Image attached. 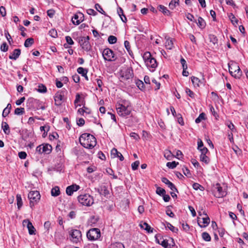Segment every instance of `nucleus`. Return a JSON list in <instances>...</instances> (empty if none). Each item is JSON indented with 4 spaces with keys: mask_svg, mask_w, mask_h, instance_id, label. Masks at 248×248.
Returning a JSON list of instances; mask_svg holds the SVG:
<instances>
[{
    "mask_svg": "<svg viewBox=\"0 0 248 248\" xmlns=\"http://www.w3.org/2000/svg\"><path fill=\"white\" fill-rule=\"evenodd\" d=\"M191 80L193 84L199 86V83L200 82V80L198 78L193 77L191 78Z\"/></svg>",
    "mask_w": 248,
    "mask_h": 248,
    "instance_id": "63",
    "label": "nucleus"
},
{
    "mask_svg": "<svg viewBox=\"0 0 248 248\" xmlns=\"http://www.w3.org/2000/svg\"><path fill=\"white\" fill-rule=\"evenodd\" d=\"M0 50L3 52H6L8 49V46L7 45L6 42H4L2 44L0 47Z\"/></svg>",
    "mask_w": 248,
    "mask_h": 248,
    "instance_id": "51",
    "label": "nucleus"
},
{
    "mask_svg": "<svg viewBox=\"0 0 248 248\" xmlns=\"http://www.w3.org/2000/svg\"><path fill=\"white\" fill-rule=\"evenodd\" d=\"M205 114L203 112L201 113L199 117L196 119L195 122L196 123H200L202 122V120L205 119Z\"/></svg>",
    "mask_w": 248,
    "mask_h": 248,
    "instance_id": "41",
    "label": "nucleus"
},
{
    "mask_svg": "<svg viewBox=\"0 0 248 248\" xmlns=\"http://www.w3.org/2000/svg\"><path fill=\"white\" fill-rule=\"evenodd\" d=\"M179 0H171L169 3V8L170 9H174L177 5H179Z\"/></svg>",
    "mask_w": 248,
    "mask_h": 248,
    "instance_id": "33",
    "label": "nucleus"
},
{
    "mask_svg": "<svg viewBox=\"0 0 248 248\" xmlns=\"http://www.w3.org/2000/svg\"><path fill=\"white\" fill-rule=\"evenodd\" d=\"M197 25L201 29H204L206 26V23L204 20L201 17H199L198 19Z\"/></svg>",
    "mask_w": 248,
    "mask_h": 248,
    "instance_id": "31",
    "label": "nucleus"
},
{
    "mask_svg": "<svg viewBox=\"0 0 248 248\" xmlns=\"http://www.w3.org/2000/svg\"><path fill=\"white\" fill-rule=\"evenodd\" d=\"M21 54V50L20 49H15L12 54L9 56L10 59L16 60L20 56Z\"/></svg>",
    "mask_w": 248,
    "mask_h": 248,
    "instance_id": "25",
    "label": "nucleus"
},
{
    "mask_svg": "<svg viewBox=\"0 0 248 248\" xmlns=\"http://www.w3.org/2000/svg\"><path fill=\"white\" fill-rule=\"evenodd\" d=\"M156 193L160 196H163L166 193V191L164 189L161 187H157L156 189Z\"/></svg>",
    "mask_w": 248,
    "mask_h": 248,
    "instance_id": "54",
    "label": "nucleus"
},
{
    "mask_svg": "<svg viewBox=\"0 0 248 248\" xmlns=\"http://www.w3.org/2000/svg\"><path fill=\"white\" fill-rule=\"evenodd\" d=\"M87 13L90 15L96 16L97 15V13L93 9H87Z\"/></svg>",
    "mask_w": 248,
    "mask_h": 248,
    "instance_id": "64",
    "label": "nucleus"
},
{
    "mask_svg": "<svg viewBox=\"0 0 248 248\" xmlns=\"http://www.w3.org/2000/svg\"><path fill=\"white\" fill-rule=\"evenodd\" d=\"M158 9L159 11L163 13L165 15L170 16V11L167 9V7L162 5H159L158 7Z\"/></svg>",
    "mask_w": 248,
    "mask_h": 248,
    "instance_id": "26",
    "label": "nucleus"
},
{
    "mask_svg": "<svg viewBox=\"0 0 248 248\" xmlns=\"http://www.w3.org/2000/svg\"><path fill=\"white\" fill-rule=\"evenodd\" d=\"M228 65L229 72L231 75H232L233 71L237 70L238 71H237V73H234V74L233 75V77L236 78H239L242 75V72L238 64L236 62H232L231 63H229Z\"/></svg>",
    "mask_w": 248,
    "mask_h": 248,
    "instance_id": "8",
    "label": "nucleus"
},
{
    "mask_svg": "<svg viewBox=\"0 0 248 248\" xmlns=\"http://www.w3.org/2000/svg\"><path fill=\"white\" fill-rule=\"evenodd\" d=\"M51 227V223L49 221H46L44 223V228L46 231L48 232Z\"/></svg>",
    "mask_w": 248,
    "mask_h": 248,
    "instance_id": "62",
    "label": "nucleus"
},
{
    "mask_svg": "<svg viewBox=\"0 0 248 248\" xmlns=\"http://www.w3.org/2000/svg\"><path fill=\"white\" fill-rule=\"evenodd\" d=\"M116 109L118 114L121 116L125 117L130 115L132 107L126 102L123 104H118L116 105Z\"/></svg>",
    "mask_w": 248,
    "mask_h": 248,
    "instance_id": "3",
    "label": "nucleus"
},
{
    "mask_svg": "<svg viewBox=\"0 0 248 248\" xmlns=\"http://www.w3.org/2000/svg\"><path fill=\"white\" fill-rule=\"evenodd\" d=\"M164 157L168 160H171L173 157H174V155H173L170 151L168 150H166L164 151Z\"/></svg>",
    "mask_w": 248,
    "mask_h": 248,
    "instance_id": "27",
    "label": "nucleus"
},
{
    "mask_svg": "<svg viewBox=\"0 0 248 248\" xmlns=\"http://www.w3.org/2000/svg\"><path fill=\"white\" fill-rule=\"evenodd\" d=\"M49 34L52 37H53V38H56L57 37V31L54 29H52L51 30H50L49 31Z\"/></svg>",
    "mask_w": 248,
    "mask_h": 248,
    "instance_id": "53",
    "label": "nucleus"
},
{
    "mask_svg": "<svg viewBox=\"0 0 248 248\" xmlns=\"http://www.w3.org/2000/svg\"><path fill=\"white\" fill-rule=\"evenodd\" d=\"M70 235L71 236V240L74 243H78L82 239L81 232L78 230H71Z\"/></svg>",
    "mask_w": 248,
    "mask_h": 248,
    "instance_id": "12",
    "label": "nucleus"
},
{
    "mask_svg": "<svg viewBox=\"0 0 248 248\" xmlns=\"http://www.w3.org/2000/svg\"><path fill=\"white\" fill-rule=\"evenodd\" d=\"M24 112V108H17L15 110V113L16 115H21Z\"/></svg>",
    "mask_w": 248,
    "mask_h": 248,
    "instance_id": "50",
    "label": "nucleus"
},
{
    "mask_svg": "<svg viewBox=\"0 0 248 248\" xmlns=\"http://www.w3.org/2000/svg\"><path fill=\"white\" fill-rule=\"evenodd\" d=\"M111 155L113 157H118L121 161H123L124 159V157L122 154L119 152L115 148H113L111 151Z\"/></svg>",
    "mask_w": 248,
    "mask_h": 248,
    "instance_id": "22",
    "label": "nucleus"
},
{
    "mask_svg": "<svg viewBox=\"0 0 248 248\" xmlns=\"http://www.w3.org/2000/svg\"><path fill=\"white\" fill-rule=\"evenodd\" d=\"M102 56L105 61L108 62H112L116 59L113 51L108 48L104 49L102 52Z\"/></svg>",
    "mask_w": 248,
    "mask_h": 248,
    "instance_id": "11",
    "label": "nucleus"
},
{
    "mask_svg": "<svg viewBox=\"0 0 248 248\" xmlns=\"http://www.w3.org/2000/svg\"><path fill=\"white\" fill-rule=\"evenodd\" d=\"M230 17V19H231V22L234 25L235 24H237V22H238V20L237 19H236V18L233 15H232V14H231V15L230 16H229Z\"/></svg>",
    "mask_w": 248,
    "mask_h": 248,
    "instance_id": "59",
    "label": "nucleus"
},
{
    "mask_svg": "<svg viewBox=\"0 0 248 248\" xmlns=\"http://www.w3.org/2000/svg\"><path fill=\"white\" fill-rule=\"evenodd\" d=\"M166 42H165V47L167 49H172L174 47L173 39L172 38H170V37H165Z\"/></svg>",
    "mask_w": 248,
    "mask_h": 248,
    "instance_id": "23",
    "label": "nucleus"
},
{
    "mask_svg": "<svg viewBox=\"0 0 248 248\" xmlns=\"http://www.w3.org/2000/svg\"><path fill=\"white\" fill-rule=\"evenodd\" d=\"M178 164V162L175 161H172L171 162H168L166 164L167 166L171 169L175 168Z\"/></svg>",
    "mask_w": 248,
    "mask_h": 248,
    "instance_id": "47",
    "label": "nucleus"
},
{
    "mask_svg": "<svg viewBox=\"0 0 248 248\" xmlns=\"http://www.w3.org/2000/svg\"><path fill=\"white\" fill-rule=\"evenodd\" d=\"M65 40L67 44H65L64 45V46L65 48H68V45H72L74 44V42L73 41L72 38L69 36H66L65 37Z\"/></svg>",
    "mask_w": 248,
    "mask_h": 248,
    "instance_id": "37",
    "label": "nucleus"
},
{
    "mask_svg": "<svg viewBox=\"0 0 248 248\" xmlns=\"http://www.w3.org/2000/svg\"><path fill=\"white\" fill-rule=\"evenodd\" d=\"M108 248H124V245L120 242L111 244Z\"/></svg>",
    "mask_w": 248,
    "mask_h": 248,
    "instance_id": "39",
    "label": "nucleus"
},
{
    "mask_svg": "<svg viewBox=\"0 0 248 248\" xmlns=\"http://www.w3.org/2000/svg\"><path fill=\"white\" fill-rule=\"evenodd\" d=\"M87 237L91 241L98 240L101 236L100 231L98 228L90 229L87 232Z\"/></svg>",
    "mask_w": 248,
    "mask_h": 248,
    "instance_id": "5",
    "label": "nucleus"
},
{
    "mask_svg": "<svg viewBox=\"0 0 248 248\" xmlns=\"http://www.w3.org/2000/svg\"><path fill=\"white\" fill-rule=\"evenodd\" d=\"M139 165H140L139 161H135L131 165V167H132V170H136L138 169Z\"/></svg>",
    "mask_w": 248,
    "mask_h": 248,
    "instance_id": "58",
    "label": "nucleus"
},
{
    "mask_svg": "<svg viewBox=\"0 0 248 248\" xmlns=\"http://www.w3.org/2000/svg\"><path fill=\"white\" fill-rule=\"evenodd\" d=\"M78 199V202L82 205L90 206L93 203V197L88 194L80 195Z\"/></svg>",
    "mask_w": 248,
    "mask_h": 248,
    "instance_id": "4",
    "label": "nucleus"
},
{
    "mask_svg": "<svg viewBox=\"0 0 248 248\" xmlns=\"http://www.w3.org/2000/svg\"><path fill=\"white\" fill-rule=\"evenodd\" d=\"M77 72H78V73L81 74L83 77L84 76H86V74H87L88 71L87 69L83 67H80L78 68Z\"/></svg>",
    "mask_w": 248,
    "mask_h": 248,
    "instance_id": "44",
    "label": "nucleus"
},
{
    "mask_svg": "<svg viewBox=\"0 0 248 248\" xmlns=\"http://www.w3.org/2000/svg\"><path fill=\"white\" fill-rule=\"evenodd\" d=\"M203 215L205 216V217L202 218V222H201L200 221V218H198V223L199 226L201 228H204L206 227L208 225V224L210 223V218L207 216V215L204 212H203Z\"/></svg>",
    "mask_w": 248,
    "mask_h": 248,
    "instance_id": "15",
    "label": "nucleus"
},
{
    "mask_svg": "<svg viewBox=\"0 0 248 248\" xmlns=\"http://www.w3.org/2000/svg\"><path fill=\"white\" fill-rule=\"evenodd\" d=\"M117 13L120 17L122 21L124 23H126L127 21L126 17H125V15L124 14V12L123 9L119 7L117 10Z\"/></svg>",
    "mask_w": 248,
    "mask_h": 248,
    "instance_id": "28",
    "label": "nucleus"
},
{
    "mask_svg": "<svg viewBox=\"0 0 248 248\" xmlns=\"http://www.w3.org/2000/svg\"><path fill=\"white\" fill-rule=\"evenodd\" d=\"M161 181L163 183L165 184L168 186L172 190V191H176L177 192H178L176 187L174 186V185L170 182L167 178L163 177L161 179Z\"/></svg>",
    "mask_w": 248,
    "mask_h": 248,
    "instance_id": "20",
    "label": "nucleus"
},
{
    "mask_svg": "<svg viewBox=\"0 0 248 248\" xmlns=\"http://www.w3.org/2000/svg\"><path fill=\"white\" fill-rule=\"evenodd\" d=\"M135 83L138 87V88L141 91H144L145 89V86L144 84V83L140 79H136L135 80Z\"/></svg>",
    "mask_w": 248,
    "mask_h": 248,
    "instance_id": "29",
    "label": "nucleus"
},
{
    "mask_svg": "<svg viewBox=\"0 0 248 248\" xmlns=\"http://www.w3.org/2000/svg\"><path fill=\"white\" fill-rule=\"evenodd\" d=\"M37 91L39 93H45L46 92L47 89L45 85L43 84H40L38 85Z\"/></svg>",
    "mask_w": 248,
    "mask_h": 248,
    "instance_id": "45",
    "label": "nucleus"
},
{
    "mask_svg": "<svg viewBox=\"0 0 248 248\" xmlns=\"http://www.w3.org/2000/svg\"><path fill=\"white\" fill-rule=\"evenodd\" d=\"M106 171H107V172L109 175L112 176L113 179H117V176L114 175V171H113V170L111 169L108 168V169H107Z\"/></svg>",
    "mask_w": 248,
    "mask_h": 248,
    "instance_id": "57",
    "label": "nucleus"
},
{
    "mask_svg": "<svg viewBox=\"0 0 248 248\" xmlns=\"http://www.w3.org/2000/svg\"><path fill=\"white\" fill-rule=\"evenodd\" d=\"M156 239L157 242L165 248H171L175 245L174 240L171 238L164 239L162 237H160L159 239L157 238Z\"/></svg>",
    "mask_w": 248,
    "mask_h": 248,
    "instance_id": "7",
    "label": "nucleus"
},
{
    "mask_svg": "<svg viewBox=\"0 0 248 248\" xmlns=\"http://www.w3.org/2000/svg\"><path fill=\"white\" fill-rule=\"evenodd\" d=\"M83 105V107L82 108H80L78 109V112H79L81 115H84L85 113L87 114L90 113L91 109L85 107L84 104Z\"/></svg>",
    "mask_w": 248,
    "mask_h": 248,
    "instance_id": "30",
    "label": "nucleus"
},
{
    "mask_svg": "<svg viewBox=\"0 0 248 248\" xmlns=\"http://www.w3.org/2000/svg\"><path fill=\"white\" fill-rule=\"evenodd\" d=\"M141 228L146 230L148 232H153V229L148 225L146 222L141 221L140 224Z\"/></svg>",
    "mask_w": 248,
    "mask_h": 248,
    "instance_id": "24",
    "label": "nucleus"
},
{
    "mask_svg": "<svg viewBox=\"0 0 248 248\" xmlns=\"http://www.w3.org/2000/svg\"><path fill=\"white\" fill-rule=\"evenodd\" d=\"M2 128L5 134L8 135L10 133V130L9 125H2Z\"/></svg>",
    "mask_w": 248,
    "mask_h": 248,
    "instance_id": "55",
    "label": "nucleus"
},
{
    "mask_svg": "<svg viewBox=\"0 0 248 248\" xmlns=\"http://www.w3.org/2000/svg\"><path fill=\"white\" fill-rule=\"evenodd\" d=\"M80 187L78 185L76 184L68 186L66 189V193L68 195L71 196L73 192L78 191Z\"/></svg>",
    "mask_w": 248,
    "mask_h": 248,
    "instance_id": "18",
    "label": "nucleus"
},
{
    "mask_svg": "<svg viewBox=\"0 0 248 248\" xmlns=\"http://www.w3.org/2000/svg\"><path fill=\"white\" fill-rule=\"evenodd\" d=\"M143 59L146 66L148 68H152V71H154L157 66V63L156 60L153 57L150 52L148 51L145 52L143 55Z\"/></svg>",
    "mask_w": 248,
    "mask_h": 248,
    "instance_id": "2",
    "label": "nucleus"
},
{
    "mask_svg": "<svg viewBox=\"0 0 248 248\" xmlns=\"http://www.w3.org/2000/svg\"><path fill=\"white\" fill-rule=\"evenodd\" d=\"M16 203L18 209H20L22 206V200L20 194H17L16 196Z\"/></svg>",
    "mask_w": 248,
    "mask_h": 248,
    "instance_id": "35",
    "label": "nucleus"
},
{
    "mask_svg": "<svg viewBox=\"0 0 248 248\" xmlns=\"http://www.w3.org/2000/svg\"><path fill=\"white\" fill-rule=\"evenodd\" d=\"M95 8L96 9V10L97 11H98L101 14H102L104 15H106L105 12L103 10V8L101 6V5L100 4H99L98 3L95 4Z\"/></svg>",
    "mask_w": 248,
    "mask_h": 248,
    "instance_id": "46",
    "label": "nucleus"
},
{
    "mask_svg": "<svg viewBox=\"0 0 248 248\" xmlns=\"http://www.w3.org/2000/svg\"><path fill=\"white\" fill-rule=\"evenodd\" d=\"M202 238L205 241L209 242L211 241V236L209 234L206 232H202Z\"/></svg>",
    "mask_w": 248,
    "mask_h": 248,
    "instance_id": "40",
    "label": "nucleus"
},
{
    "mask_svg": "<svg viewBox=\"0 0 248 248\" xmlns=\"http://www.w3.org/2000/svg\"><path fill=\"white\" fill-rule=\"evenodd\" d=\"M133 77V70L130 67L124 68L121 71V81H124L131 79Z\"/></svg>",
    "mask_w": 248,
    "mask_h": 248,
    "instance_id": "10",
    "label": "nucleus"
},
{
    "mask_svg": "<svg viewBox=\"0 0 248 248\" xmlns=\"http://www.w3.org/2000/svg\"><path fill=\"white\" fill-rule=\"evenodd\" d=\"M64 95L62 94V92H57L54 96L55 104L56 106H60L63 99Z\"/></svg>",
    "mask_w": 248,
    "mask_h": 248,
    "instance_id": "17",
    "label": "nucleus"
},
{
    "mask_svg": "<svg viewBox=\"0 0 248 248\" xmlns=\"http://www.w3.org/2000/svg\"><path fill=\"white\" fill-rule=\"evenodd\" d=\"M117 38L113 35H110L108 38V42L110 44H114L117 42Z\"/></svg>",
    "mask_w": 248,
    "mask_h": 248,
    "instance_id": "48",
    "label": "nucleus"
},
{
    "mask_svg": "<svg viewBox=\"0 0 248 248\" xmlns=\"http://www.w3.org/2000/svg\"><path fill=\"white\" fill-rule=\"evenodd\" d=\"M165 226L173 232H177L178 231L177 228H175L169 222H166V224H165Z\"/></svg>",
    "mask_w": 248,
    "mask_h": 248,
    "instance_id": "36",
    "label": "nucleus"
},
{
    "mask_svg": "<svg viewBox=\"0 0 248 248\" xmlns=\"http://www.w3.org/2000/svg\"><path fill=\"white\" fill-rule=\"evenodd\" d=\"M12 106L9 103L8 104L7 107L4 109L3 112H2V116L3 117H6L8 115V114L10 112V110L11 109Z\"/></svg>",
    "mask_w": 248,
    "mask_h": 248,
    "instance_id": "34",
    "label": "nucleus"
},
{
    "mask_svg": "<svg viewBox=\"0 0 248 248\" xmlns=\"http://www.w3.org/2000/svg\"><path fill=\"white\" fill-rule=\"evenodd\" d=\"M186 92L189 97H190L192 98H194L195 93L189 89L186 88Z\"/></svg>",
    "mask_w": 248,
    "mask_h": 248,
    "instance_id": "56",
    "label": "nucleus"
},
{
    "mask_svg": "<svg viewBox=\"0 0 248 248\" xmlns=\"http://www.w3.org/2000/svg\"><path fill=\"white\" fill-rule=\"evenodd\" d=\"M90 38L88 36L86 37H80L79 38L78 43L80 46L85 51L88 52L91 49V46L89 42Z\"/></svg>",
    "mask_w": 248,
    "mask_h": 248,
    "instance_id": "9",
    "label": "nucleus"
},
{
    "mask_svg": "<svg viewBox=\"0 0 248 248\" xmlns=\"http://www.w3.org/2000/svg\"><path fill=\"white\" fill-rule=\"evenodd\" d=\"M79 142L82 146L87 149H92L96 144L95 138L88 133L82 134L79 138Z\"/></svg>",
    "mask_w": 248,
    "mask_h": 248,
    "instance_id": "1",
    "label": "nucleus"
},
{
    "mask_svg": "<svg viewBox=\"0 0 248 248\" xmlns=\"http://www.w3.org/2000/svg\"><path fill=\"white\" fill-rule=\"evenodd\" d=\"M83 15L81 13L75 15L72 19L73 23L75 25H79L83 21Z\"/></svg>",
    "mask_w": 248,
    "mask_h": 248,
    "instance_id": "19",
    "label": "nucleus"
},
{
    "mask_svg": "<svg viewBox=\"0 0 248 248\" xmlns=\"http://www.w3.org/2000/svg\"><path fill=\"white\" fill-rule=\"evenodd\" d=\"M22 223L23 226H27L29 231V233L30 235H33L35 234L36 230L31 222H30L29 220H24Z\"/></svg>",
    "mask_w": 248,
    "mask_h": 248,
    "instance_id": "16",
    "label": "nucleus"
},
{
    "mask_svg": "<svg viewBox=\"0 0 248 248\" xmlns=\"http://www.w3.org/2000/svg\"><path fill=\"white\" fill-rule=\"evenodd\" d=\"M215 196L217 198H220L226 195V192L223 190L221 186L219 184H216L214 189Z\"/></svg>",
    "mask_w": 248,
    "mask_h": 248,
    "instance_id": "14",
    "label": "nucleus"
},
{
    "mask_svg": "<svg viewBox=\"0 0 248 248\" xmlns=\"http://www.w3.org/2000/svg\"><path fill=\"white\" fill-rule=\"evenodd\" d=\"M39 119H40L37 117H30L29 118L28 123L29 124H32V123L38 124V122H37V120H39Z\"/></svg>",
    "mask_w": 248,
    "mask_h": 248,
    "instance_id": "49",
    "label": "nucleus"
},
{
    "mask_svg": "<svg viewBox=\"0 0 248 248\" xmlns=\"http://www.w3.org/2000/svg\"><path fill=\"white\" fill-rule=\"evenodd\" d=\"M85 103L84 98L81 97L79 93H77L76 95V99L74 101V104L76 107L80 106Z\"/></svg>",
    "mask_w": 248,
    "mask_h": 248,
    "instance_id": "21",
    "label": "nucleus"
},
{
    "mask_svg": "<svg viewBox=\"0 0 248 248\" xmlns=\"http://www.w3.org/2000/svg\"><path fill=\"white\" fill-rule=\"evenodd\" d=\"M124 46L127 50L130 55H133L132 51L130 48V43L128 41H125L124 42Z\"/></svg>",
    "mask_w": 248,
    "mask_h": 248,
    "instance_id": "43",
    "label": "nucleus"
},
{
    "mask_svg": "<svg viewBox=\"0 0 248 248\" xmlns=\"http://www.w3.org/2000/svg\"><path fill=\"white\" fill-rule=\"evenodd\" d=\"M0 14L3 17L6 15V9L5 7L2 6L0 7Z\"/></svg>",
    "mask_w": 248,
    "mask_h": 248,
    "instance_id": "60",
    "label": "nucleus"
},
{
    "mask_svg": "<svg viewBox=\"0 0 248 248\" xmlns=\"http://www.w3.org/2000/svg\"><path fill=\"white\" fill-rule=\"evenodd\" d=\"M51 194L52 196L57 197L60 194L59 187L57 186L53 187L51 191Z\"/></svg>",
    "mask_w": 248,
    "mask_h": 248,
    "instance_id": "32",
    "label": "nucleus"
},
{
    "mask_svg": "<svg viewBox=\"0 0 248 248\" xmlns=\"http://www.w3.org/2000/svg\"><path fill=\"white\" fill-rule=\"evenodd\" d=\"M180 62L182 65L183 69L184 70L186 69L187 67L186 60L184 58H182L181 59Z\"/></svg>",
    "mask_w": 248,
    "mask_h": 248,
    "instance_id": "61",
    "label": "nucleus"
},
{
    "mask_svg": "<svg viewBox=\"0 0 248 248\" xmlns=\"http://www.w3.org/2000/svg\"><path fill=\"white\" fill-rule=\"evenodd\" d=\"M34 43V39L32 38L27 39L24 42V46L28 47L31 46Z\"/></svg>",
    "mask_w": 248,
    "mask_h": 248,
    "instance_id": "38",
    "label": "nucleus"
},
{
    "mask_svg": "<svg viewBox=\"0 0 248 248\" xmlns=\"http://www.w3.org/2000/svg\"><path fill=\"white\" fill-rule=\"evenodd\" d=\"M28 198L30 201V206L32 208L35 203H37L40 200V193L38 191H31L28 194Z\"/></svg>",
    "mask_w": 248,
    "mask_h": 248,
    "instance_id": "6",
    "label": "nucleus"
},
{
    "mask_svg": "<svg viewBox=\"0 0 248 248\" xmlns=\"http://www.w3.org/2000/svg\"><path fill=\"white\" fill-rule=\"evenodd\" d=\"M52 151V146L49 144H44L38 146L36 147V151L39 154H49Z\"/></svg>",
    "mask_w": 248,
    "mask_h": 248,
    "instance_id": "13",
    "label": "nucleus"
},
{
    "mask_svg": "<svg viewBox=\"0 0 248 248\" xmlns=\"http://www.w3.org/2000/svg\"><path fill=\"white\" fill-rule=\"evenodd\" d=\"M200 160L205 164L209 163L210 161L209 158L206 155H201Z\"/></svg>",
    "mask_w": 248,
    "mask_h": 248,
    "instance_id": "42",
    "label": "nucleus"
},
{
    "mask_svg": "<svg viewBox=\"0 0 248 248\" xmlns=\"http://www.w3.org/2000/svg\"><path fill=\"white\" fill-rule=\"evenodd\" d=\"M192 186L193 188L195 190L200 189L201 191H202L204 189L203 187L198 183H194Z\"/></svg>",
    "mask_w": 248,
    "mask_h": 248,
    "instance_id": "52",
    "label": "nucleus"
}]
</instances>
